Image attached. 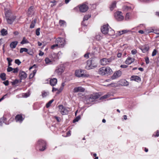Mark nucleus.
<instances>
[{
  "label": "nucleus",
  "mask_w": 159,
  "mask_h": 159,
  "mask_svg": "<svg viewBox=\"0 0 159 159\" xmlns=\"http://www.w3.org/2000/svg\"><path fill=\"white\" fill-rule=\"evenodd\" d=\"M60 25L62 26H66V22L63 20H60L59 22Z\"/></svg>",
  "instance_id": "obj_31"
},
{
  "label": "nucleus",
  "mask_w": 159,
  "mask_h": 159,
  "mask_svg": "<svg viewBox=\"0 0 159 159\" xmlns=\"http://www.w3.org/2000/svg\"><path fill=\"white\" fill-rule=\"evenodd\" d=\"M116 2L114 1L112 2V4L110 5V9L111 11H112L113 9L116 7Z\"/></svg>",
  "instance_id": "obj_27"
},
{
  "label": "nucleus",
  "mask_w": 159,
  "mask_h": 159,
  "mask_svg": "<svg viewBox=\"0 0 159 159\" xmlns=\"http://www.w3.org/2000/svg\"><path fill=\"white\" fill-rule=\"evenodd\" d=\"M36 20L34 19V20H33L31 22V24L30 26V28H33L34 27L35 24L36 23Z\"/></svg>",
  "instance_id": "obj_29"
},
{
  "label": "nucleus",
  "mask_w": 159,
  "mask_h": 159,
  "mask_svg": "<svg viewBox=\"0 0 159 159\" xmlns=\"http://www.w3.org/2000/svg\"><path fill=\"white\" fill-rule=\"evenodd\" d=\"M108 26L109 25L108 24L103 25L101 28V32L103 34H108L110 35H114V30L110 28V30L109 31Z\"/></svg>",
  "instance_id": "obj_1"
},
{
  "label": "nucleus",
  "mask_w": 159,
  "mask_h": 159,
  "mask_svg": "<svg viewBox=\"0 0 159 159\" xmlns=\"http://www.w3.org/2000/svg\"><path fill=\"white\" fill-rule=\"evenodd\" d=\"M80 11L82 12H84L87 11L88 9V6L85 4H83L80 6L79 7Z\"/></svg>",
  "instance_id": "obj_14"
},
{
  "label": "nucleus",
  "mask_w": 159,
  "mask_h": 159,
  "mask_svg": "<svg viewBox=\"0 0 159 159\" xmlns=\"http://www.w3.org/2000/svg\"><path fill=\"white\" fill-rule=\"evenodd\" d=\"M18 42L17 41H15L12 42L10 44V47L11 48H15L17 45Z\"/></svg>",
  "instance_id": "obj_24"
},
{
  "label": "nucleus",
  "mask_w": 159,
  "mask_h": 159,
  "mask_svg": "<svg viewBox=\"0 0 159 159\" xmlns=\"http://www.w3.org/2000/svg\"><path fill=\"white\" fill-rule=\"evenodd\" d=\"M112 61V59L111 58L107 59L105 58L102 59L100 61V63L101 64L102 66H105L111 62Z\"/></svg>",
  "instance_id": "obj_12"
},
{
  "label": "nucleus",
  "mask_w": 159,
  "mask_h": 159,
  "mask_svg": "<svg viewBox=\"0 0 159 159\" xmlns=\"http://www.w3.org/2000/svg\"><path fill=\"white\" fill-rule=\"evenodd\" d=\"M29 43V41L26 39L25 37H24L23 38L22 41L20 42V44H23L26 43Z\"/></svg>",
  "instance_id": "obj_28"
},
{
  "label": "nucleus",
  "mask_w": 159,
  "mask_h": 159,
  "mask_svg": "<svg viewBox=\"0 0 159 159\" xmlns=\"http://www.w3.org/2000/svg\"><path fill=\"white\" fill-rule=\"evenodd\" d=\"M96 66L95 65L94 63H93L92 60H89L87 62V65L85 66V68L88 70L93 68L94 67H96Z\"/></svg>",
  "instance_id": "obj_11"
},
{
  "label": "nucleus",
  "mask_w": 159,
  "mask_h": 159,
  "mask_svg": "<svg viewBox=\"0 0 159 159\" xmlns=\"http://www.w3.org/2000/svg\"><path fill=\"white\" fill-rule=\"evenodd\" d=\"M117 35L118 36H120L123 34V32L122 31H119L117 32L116 33Z\"/></svg>",
  "instance_id": "obj_50"
},
{
  "label": "nucleus",
  "mask_w": 159,
  "mask_h": 159,
  "mask_svg": "<svg viewBox=\"0 0 159 159\" xmlns=\"http://www.w3.org/2000/svg\"><path fill=\"white\" fill-rule=\"evenodd\" d=\"M85 70H76L75 71V75L78 77H84L86 76L85 74Z\"/></svg>",
  "instance_id": "obj_8"
},
{
  "label": "nucleus",
  "mask_w": 159,
  "mask_h": 159,
  "mask_svg": "<svg viewBox=\"0 0 159 159\" xmlns=\"http://www.w3.org/2000/svg\"><path fill=\"white\" fill-rule=\"evenodd\" d=\"M120 84L123 86H127L129 85V82L125 80H122L119 81Z\"/></svg>",
  "instance_id": "obj_19"
},
{
  "label": "nucleus",
  "mask_w": 159,
  "mask_h": 159,
  "mask_svg": "<svg viewBox=\"0 0 159 159\" xmlns=\"http://www.w3.org/2000/svg\"><path fill=\"white\" fill-rule=\"evenodd\" d=\"M6 18L8 23L11 24L16 19V17L13 15H11L10 16H8V14H6Z\"/></svg>",
  "instance_id": "obj_10"
},
{
  "label": "nucleus",
  "mask_w": 159,
  "mask_h": 159,
  "mask_svg": "<svg viewBox=\"0 0 159 159\" xmlns=\"http://www.w3.org/2000/svg\"><path fill=\"white\" fill-rule=\"evenodd\" d=\"M13 69L11 67L8 66L7 68V70L8 72H11L13 70Z\"/></svg>",
  "instance_id": "obj_49"
},
{
  "label": "nucleus",
  "mask_w": 159,
  "mask_h": 159,
  "mask_svg": "<svg viewBox=\"0 0 159 159\" xmlns=\"http://www.w3.org/2000/svg\"><path fill=\"white\" fill-rule=\"evenodd\" d=\"M1 35L2 36H5L7 34V30L5 29H3L1 30Z\"/></svg>",
  "instance_id": "obj_26"
},
{
  "label": "nucleus",
  "mask_w": 159,
  "mask_h": 159,
  "mask_svg": "<svg viewBox=\"0 0 159 159\" xmlns=\"http://www.w3.org/2000/svg\"><path fill=\"white\" fill-rule=\"evenodd\" d=\"M3 84L6 86H7L9 84V81L8 80H6L3 82Z\"/></svg>",
  "instance_id": "obj_55"
},
{
  "label": "nucleus",
  "mask_w": 159,
  "mask_h": 159,
  "mask_svg": "<svg viewBox=\"0 0 159 159\" xmlns=\"http://www.w3.org/2000/svg\"><path fill=\"white\" fill-rule=\"evenodd\" d=\"M64 68L63 66H59L57 67L54 72L55 75H60L64 71Z\"/></svg>",
  "instance_id": "obj_9"
},
{
  "label": "nucleus",
  "mask_w": 159,
  "mask_h": 159,
  "mask_svg": "<svg viewBox=\"0 0 159 159\" xmlns=\"http://www.w3.org/2000/svg\"><path fill=\"white\" fill-rule=\"evenodd\" d=\"M6 76L5 73H1L0 75V77L2 80H5L6 79Z\"/></svg>",
  "instance_id": "obj_30"
},
{
  "label": "nucleus",
  "mask_w": 159,
  "mask_h": 159,
  "mask_svg": "<svg viewBox=\"0 0 159 159\" xmlns=\"http://www.w3.org/2000/svg\"><path fill=\"white\" fill-rule=\"evenodd\" d=\"M53 101H54V100L53 99H52V100H51L50 101H49L46 104V107L47 108H48L50 106L51 104L53 102Z\"/></svg>",
  "instance_id": "obj_38"
},
{
  "label": "nucleus",
  "mask_w": 159,
  "mask_h": 159,
  "mask_svg": "<svg viewBox=\"0 0 159 159\" xmlns=\"http://www.w3.org/2000/svg\"><path fill=\"white\" fill-rule=\"evenodd\" d=\"M140 78L137 76H132L131 78V80H134L136 81L140 80Z\"/></svg>",
  "instance_id": "obj_25"
},
{
  "label": "nucleus",
  "mask_w": 159,
  "mask_h": 159,
  "mask_svg": "<svg viewBox=\"0 0 159 159\" xmlns=\"http://www.w3.org/2000/svg\"><path fill=\"white\" fill-rule=\"evenodd\" d=\"M50 57H52V60L53 61H55V60L59 58V56L58 55L55 53H52Z\"/></svg>",
  "instance_id": "obj_22"
},
{
  "label": "nucleus",
  "mask_w": 159,
  "mask_h": 159,
  "mask_svg": "<svg viewBox=\"0 0 159 159\" xmlns=\"http://www.w3.org/2000/svg\"><path fill=\"white\" fill-rule=\"evenodd\" d=\"M19 75L21 80L25 79L27 77V75L24 71L20 72Z\"/></svg>",
  "instance_id": "obj_20"
},
{
  "label": "nucleus",
  "mask_w": 159,
  "mask_h": 159,
  "mask_svg": "<svg viewBox=\"0 0 159 159\" xmlns=\"http://www.w3.org/2000/svg\"><path fill=\"white\" fill-rule=\"evenodd\" d=\"M71 135L70 132V131H68L66 133V136H70Z\"/></svg>",
  "instance_id": "obj_64"
},
{
  "label": "nucleus",
  "mask_w": 159,
  "mask_h": 159,
  "mask_svg": "<svg viewBox=\"0 0 159 159\" xmlns=\"http://www.w3.org/2000/svg\"><path fill=\"white\" fill-rule=\"evenodd\" d=\"M114 16L115 19L118 21H122L124 19L122 12L119 11L116 12L114 13Z\"/></svg>",
  "instance_id": "obj_6"
},
{
  "label": "nucleus",
  "mask_w": 159,
  "mask_h": 159,
  "mask_svg": "<svg viewBox=\"0 0 159 159\" xmlns=\"http://www.w3.org/2000/svg\"><path fill=\"white\" fill-rule=\"evenodd\" d=\"M130 18V14L129 13H127L126 14L125 16V19L126 20H128Z\"/></svg>",
  "instance_id": "obj_39"
},
{
  "label": "nucleus",
  "mask_w": 159,
  "mask_h": 159,
  "mask_svg": "<svg viewBox=\"0 0 159 159\" xmlns=\"http://www.w3.org/2000/svg\"><path fill=\"white\" fill-rule=\"evenodd\" d=\"M18 69L17 68H16L15 69H13V72L14 73H16L18 72Z\"/></svg>",
  "instance_id": "obj_54"
},
{
  "label": "nucleus",
  "mask_w": 159,
  "mask_h": 159,
  "mask_svg": "<svg viewBox=\"0 0 159 159\" xmlns=\"http://www.w3.org/2000/svg\"><path fill=\"white\" fill-rule=\"evenodd\" d=\"M102 38V36L101 35V34H97L95 36V39L97 40H101Z\"/></svg>",
  "instance_id": "obj_32"
},
{
  "label": "nucleus",
  "mask_w": 159,
  "mask_h": 159,
  "mask_svg": "<svg viewBox=\"0 0 159 159\" xmlns=\"http://www.w3.org/2000/svg\"><path fill=\"white\" fill-rule=\"evenodd\" d=\"M146 31L148 33H149L151 32H154L155 33H156L154 32V30L153 29H149L146 30Z\"/></svg>",
  "instance_id": "obj_43"
},
{
  "label": "nucleus",
  "mask_w": 159,
  "mask_h": 159,
  "mask_svg": "<svg viewBox=\"0 0 159 159\" xmlns=\"http://www.w3.org/2000/svg\"><path fill=\"white\" fill-rule=\"evenodd\" d=\"M57 83V80L56 78L51 79L50 81V84L52 86L55 85Z\"/></svg>",
  "instance_id": "obj_21"
},
{
  "label": "nucleus",
  "mask_w": 159,
  "mask_h": 159,
  "mask_svg": "<svg viewBox=\"0 0 159 159\" xmlns=\"http://www.w3.org/2000/svg\"><path fill=\"white\" fill-rule=\"evenodd\" d=\"M54 117L58 122H60L61 121V119L60 117L57 116H55Z\"/></svg>",
  "instance_id": "obj_56"
},
{
  "label": "nucleus",
  "mask_w": 159,
  "mask_h": 159,
  "mask_svg": "<svg viewBox=\"0 0 159 159\" xmlns=\"http://www.w3.org/2000/svg\"><path fill=\"white\" fill-rule=\"evenodd\" d=\"M34 13V7L32 6L30 7L28 10L27 14L28 16H32Z\"/></svg>",
  "instance_id": "obj_16"
},
{
  "label": "nucleus",
  "mask_w": 159,
  "mask_h": 159,
  "mask_svg": "<svg viewBox=\"0 0 159 159\" xmlns=\"http://www.w3.org/2000/svg\"><path fill=\"white\" fill-rule=\"evenodd\" d=\"M145 61L146 63L147 64H148L149 63V58L148 57H146L145 58Z\"/></svg>",
  "instance_id": "obj_53"
},
{
  "label": "nucleus",
  "mask_w": 159,
  "mask_h": 159,
  "mask_svg": "<svg viewBox=\"0 0 159 159\" xmlns=\"http://www.w3.org/2000/svg\"><path fill=\"white\" fill-rule=\"evenodd\" d=\"M100 97V95L97 93H93L90 95L89 97L87 99L88 101L87 102L88 103H89L91 102H93L96 99Z\"/></svg>",
  "instance_id": "obj_4"
},
{
  "label": "nucleus",
  "mask_w": 159,
  "mask_h": 159,
  "mask_svg": "<svg viewBox=\"0 0 159 159\" xmlns=\"http://www.w3.org/2000/svg\"><path fill=\"white\" fill-rule=\"evenodd\" d=\"M56 43H57L58 47H63L65 44V41L63 38H58L55 41Z\"/></svg>",
  "instance_id": "obj_5"
},
{
  "label": "nucleus",
  "mask_w": 159,
  "mask_h": 159,
  "mask_svg": "<svg viewBox=\"0 0 159 159\" xmlns=\"http://www.w3.org/2000/svg\"><path fill=\"white\" fill-rule=\"evenodd\" d=\"M15 62L16 64H17L18 65H20L21 63L19 59L15 60Z\"/></svg>",
  "instance_id": "obj_47"
},
{
  "label": "nucleus",
  "mask_w": 159,
  "mask_h": 159,
  "mask_svg": "<svg viewBox=\"0 0 159 159\" xmlns=\"http://www.w3.org/2000/svg\"><path fill=\"white\" fill-rule=\"evenodd\" d=\"M19 82V80H15L14 81H13L12 83L13 85H15Z\"/></svg>",
  "instance_id": "obj_52"
},
{
  "label": "nucleus",
  "mask_w": 159,
  "mask_h": 159,
  "mask_svg": "<svg viewBox=\"0 0 159 159\" xmlns=\"http://www.w3.org/2000/svg\"><path fill=\"white\" fill-rule=\"evenodd\" d=\"M80 119V116H79L76 117L75 119L73 120V122L75 123L76 122L78 121Z\"/></svg>",
  "instance_id": "obj_40"
},
{
  "label": "nucleus",
  "mask_w": 159,
  "mask_h": 159,
  "mask_svg": "<svg viewBox=\"0 0 159 159\" xmlns=\"http://www.w3.org/2000/svg\"><path fill=\"white\" fill-rule=\"evenodd\" d=\"M40 28H38L36 31V34L37 36H39L40 35Z\"/></svg>",
  "instance_id": "obj_44"
},
{
  "label": "nucleus",
  "mask_w": 159,
  "mask_h": 159,
  "mask_svg": "<svg viewBox=\"0 0 159 159\" xmlns=\"http://www.w3.org/2000/svg\"><path fill=\"white\" fill-rule=\"evenodd\" d=\"M5 118L4 117L2 118L1 119H0V125L2 126L3 124V123H5L6 124H7L5 122Z\"/></svg>",
  "instance_id": "obj_34"
},
{
  "label": "nucleus",
  "mask_w": 159,
  "mask_h": 159,
  "mask_svg": "<svg viewBox=\"0 0 159 159\" xmlns=\"http://www.w3.org/2000/svg\"><path fill=\"white\" fill-rule=\"evenodd\" d=\"M131 52L132 54L135 55L137 53V51L135 49H133L131 51Z\"/></svg>",
  "instance_id": "obj_51"
},
{
  "label": "nucleus",
  "mask_w": 159,
  "mask_h": 159,
  "mask_svg": "<svg viewBox=\"0 0 159 159\" xmlns=\"http://www.w3.org/2000/svg\"><path fill=\"white\" fill-rule=\"evenodd\" d=\"M124 8V9L125 10H129V8H130V7H127V6H125L124 7H123Z\"/></svg>",
  "instance_id": "obj_63"
},
{
  "label": "nucleus",
  "mask_w": 159,
  "mask_h": 159,
  "mask_svg": "<svg viewBox=\"0 0 159 159\" xmlns=\"http://www.w3.org/2000/svg\"><path fill=\"white\" fill-rule=\"evenodd\" d=\"M34 76V75L32 73L30 74L29 76V78L30 79H32Z\"/></svg>",
  "instance_id": "obj_60"
},
{
  "label": "nucleus",
  "mask_w": 159,
  "mask_h": 159,
  "mask_svg": "<svg viewBox=\"0 0 159 159\" xmlns=\"http://www.w3.org/2000/svg\"><path fill=\"white\" fill-rule=\"evenodd\" d=\"M57 47H58V45L57 43H56V44L53 45L51 46V48L52 49H54V48Z\"/></svg>",
  "instance_id": "obj_48"
},
{
  "label": "nucleus",
  "mask_w": 159,
  "mask_h": 159,
  "mask_svg": "<svg viewBox=\"0 0 159 159\" xmlns=\"http://www.w3.org/2000/svg\"><path fill=\"white\" fill-rule=\"evenodd\" d=\"M45 61L46 64H49L52 62L51 60L48 57L45 59Z\"/></svg>",
  "instance_id": "obj_41"
},
{
  "label": "nucleus",
  "mask_w": 159,
  "mask_h": 159,
  "mask_svg": "<svg viewBox=\"0 0 159 159\" xmlns=\"http://www.w3.org/2000/svg\"><path fill=\"white\" fill-rule=\"evenodd\" d=\"M108 95H105L103 96H102V97H101L100 99V100H102V99H105V98H107L108 96Z\"/></svg>",
  "instance_id": "obj_46"
},
{
  "label": "nucleus",
  "mask_w": 159,
  "mask_h": 159,
  "mask_svg": "<svg viewBox=\"0 0 159 159\" xmlns=\"http://www.w3.org/2000/svg\"><path fill=\"white\" fill-rule=\"evenodd\" d=\"M153 136H154V135H153ZM159 136V131L157 130V134L155 135V137H158Z\"/></svg>",
  "instance_id": "obj_61"
},
{
  "label": "nucleus",
  "mask_w": 159,
  "mask_h": 159,
  "mask_svg": "<svg viewBox=\"0 0 159 159\" xmlns=\"http://www.w3.org/2000/svg\"><path fill=\"white\" fill-rule=\"evenodd\" d=\"M42 96L43 98L46 97L49 94V93L48 92L43 91L42 92Z\"/></svg>",
  "instance_id": "obj_33"
},
{
  "label": "nucleus",
  "mask_w": 159,
  "mask_h": 159,
  "mask_svg": "<svg viewBox=\"0 0 159 159\" xmlns=\"http://www.w3.org/2000/svg\"><path fill=\"white\" fill-rule=\"evenodd\" d=\"M65 85V83L63 82L61 83V88L59 89L58 91L59 92H61L63 89L64 86Z\"/></svg>",
  "instance_id": "obj_42"
},
{
  "label": "nucleus",
  "mask_w": 159,
  "mask_h": 159,
  "mask_svg": "<svg viewBox=\"0 0 159 159\" xmlns=\"http://www.w3.org/2000/svg\"><path fill=\"white\" fill-rule=\"evenodd\" d=\"M89 54L88 53H87L86 54H85L84 55V57L87 59L89 57Z\"/></svg>",
  "instance_id": "obj_58"
},
{
  "label": "nucleus",
  "mask_w": 159,
  "mask_h": 159,
  "mask_svg": "<svg viewBox=\"0 0 159 159\" xmlns=\"http://www.w3.org/2000/svg\"><path fill=\"white\" fill-rule=\"evenodd\" d=\"M121 75V72L120 70L116 71L111 76V78L112 80L115 79L119 77Z\"/></svg>",
  "instance_id": "obj_13"
},
{
  "label": "nucleus",
  "mask_w": 159,
  "mask_h": 159,
  "mask_svg": "<svg viewBox=\"0 0 159 159\" xmlns=\"http://www.w3.org/2000/svg\"><path fill=\"white\" fill-rule=\"evenodd\" d=\"M16 121L21 122L24 119L22 116L20 115H18L16 117Z\"/></svg>",
  "instance_id": "obj_23"
},
{
  "label": "nucleus",
  "mask_w": 159,
  "mask_h": 159,
  "mask_svg": "<svg viewBox=\"0 0 159 159\" xmlns=\"http://www.w3.org/2000/svg\"><path fill=\"white\" fill-rule=\"evenodd\" d=\"M112 70L109 67H102L100 68L98 70L99 74L104 75L111 73Z\"/></svg>",
  "instance_id": "obj_2"
},
{
  "label": "nucleus",
  "mask_w": 159,
  "mask_h": 159,
  "mask_svg": "<svg viewBox=\"0 0 159 159\" xmlns=\"http://www.w3.org/2000/svg\"><path fill=\"white\" fill-rule=\"evenodd\" d=\"M157 50L155 49H154L152 52V57L155 56L157 54Z\"/></svg>",
  "instance_id": "obj_45"
},
{
  "label": "nucleus",
  "mask_w": 159,
  "mask_h": 159,
  "mask_svg": "<svg viewBox=\"0 0 159 159\" xmlns=\"http://www.w3.org/2000/svg\"><path fill=\"white\" fill-rule=\"evenodd\" d=\"M59 111L62 115H67L70 111V108L69 107H64L62 105L58 106Z\"/></svg>",
  "instance_id": "obj_3"
},
{
  "label": "nucleus",
  "mask_w": 159,
  "mask_h": 159,
  "mask_svg": "<svg viewBox=\"0 0 159 159\" xmlns=\"http://www.w3.org/2000/svg\"><path fill=\"white\" fill-rule=\"evenodd\" d=\"M149 47L148 45H145L144 46L140 48L143 52L145 53L149 50Z\"/></svg>",
  "instance_id": "obj_17"
},
{
  "label": "nucleus",
  "mask_w": 159,
  "mask_h": 159,
  "mask_svg": "<svg viewBox=\"0 0 159 159\" xmlns=\"http://www.w3.org/2000/svg\"><path fill=\"white\" fill-rule=\"evenodd\" d=\"M10 93H8L4 95L0 99V102L1 101L5 98H7L8 95H9V96L10 95Z\"/></svg>",
  "instance_id": "obj_36"
},
{
  "label": "nucleus",
  "mask_w": 159,
  "mask_h": 159,
  "mask_svg": "<svg viewBox=\"0 0 159 159\" xmlns=\"http://www.w3.org/2000/svg\"><path fill=\"white\" fill-rule=\"evenodd\" d=\"M28 49L25 48H21L20 49V53H22L23 52H28Z\"/></svg>",
  "instance_id": "obj_35"
},
{
  "label": "nucleus",
  "mask_w": 159,
  "mask_h": 159,
  "mask_svg": "<svg viewBox=\"0 0 159 159\" xmlns=\"http://www.w3.org/2000/svg\"><path fill=\"white\" fill-rule=\"evenodd\" d=\"M44 52L41 51H40L39 53V55L40 56H42L44 55Z\"/></svg>",
  "instance_id": "obj_62"
},
{
  "label": "nucleus",
  "mask_w": 159,
  "mask_h": 159,
  "mask_svg": "<svg viewBox=\"0 0 159 159\" xmlns=\"http://www.w3.org/2000/svg\"><path fill=\"white\" fill-rule=\"evenodd\" d=\"M74 92L75 93H77L78 92H84L85 89L84 88L81 86L75 87L74 89Z\"/></svg>",
  "instance_id": "obj_15"
},
{
  "label": "nucleus",
  "mask_w": 159,
  "mask_h": 159,
  "mask_svg": "<svg viewBox=\"0 0 159 159\" xmlns=\"http://www.w3.org/2000/svg\"><path fill=\"white\" fill-rule=\"evenodd\" d=\"M90 17L91 15H88L85 16L83 19V21H84L88 20V19Z\"/></svg>",
  "instance_id": "obj_37"
},
{
  "label": "nucleus",
  "mask_w": 159,
  "mask_h": 159,
  "mask_svg": "<svg viewBox=\"0 0 159 159\" xmlns=\"http://www.w3.org/2000/svg\"><path fill=\"white\" fill-rule=\"evenodd\" d=\"M38 145L40 147L39 149L41 151H43L46 149V143L43 140H39L37 143Z\"/></svg>",
  "instance_id": "obj_7"
},
{
  "label": "nucleus",
  "mask_w": 159,
  "mask_h": 159,
  "mask_svg": "<svg viewBox=\"0 0 159 159\" xmlns=\"http://www.w3.org/2000/svg\"><path fill=\"white\" fill-rule=\"evenodd\" d=\"M134 59L133 58L128 57L125 61V63L127 64H130L134 61Z\"/></svg>",
  "instance_id": "obj_18"
},
{
  "label": "nucleus",
  "mask_w": 159,
  "mask_h": 159,
  "mask_svg": "<svg viewBox=\"0 0 159 159\" xmlns=\"http://www.w3.org/2000/svg\"><path fill=\"white\" fill-rule=\"evenodd\" d=\"M7 60L8 63H11L12 61V60L10 58H7Z\"/></svg>",
  "instance_id": "obj_57"
},
{
  "label": "nucleus",
  "mask_w": 159,
  "mask_h": 159,
  "mask_svg": "<svg viewBox=\"0 0 159 159\" xmlns=\"http://www.w3.org/2000/svg\"><path fill=\"white\" fill-rule=\"evenodd\" d=\"M120 67L122 68H126L128 66L125 65H121Z\"/></svg>",
  "instance_id": "obj_59"
}]
</instances>
